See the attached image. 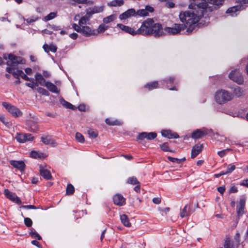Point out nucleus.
Returning <instances> with one entry per match:
<instances>
[{
  "label": "nucleus",
  "instance_id": "64",
  "mask_svg": "<svg viewBox=\"0 0 248 248\" xmlns=\"http://www.w3.org/2000/svg\"><path fill=\"white\" fill-rule=\"evenodd\" d=\"M25 84L27 86L33 89L35 87V84L33 82H27Z\"/></svg>",
  "mask_w": 248,
  "mask_h": 248
},
{
  "label": "nucleus",
  "instance_id": "30",
  "mask_svg": "<svg viewBox=\"0 0 248 248\" xmlns=\"http://www.w3.org/2000/svg\"><path fill=\"white\" fill-rule=\"evenodd\" d=\"M124 3L123 0H113L108 3V5L110 7L121 6Z\"/></svg>",
  "mask_w": 248,
  "mask_h": 248
},
{
  "label": "nucleus",
  "instance_id": "8",
  "mask_svg": "<svg viewBox=\"0 0 248 248\" xmlns=\"http://www.w3.org/2000/svg\"><path fill=\"white\" fill-rule=\"evenodd\" d=\"M16 140L20 143H24L27 141H31L33 140L34 137L29 133H16L15 137Z\"/></svg>",
  "mask_w": 248,
  "mask_h": 248
},
{
  "label": "nucleus",
  "instance_id": "20",
  "mask_svg": "<svg viewBox=\"0 0 248 248\" xmlns=\"http://www.w3.org/2000/svg\"><path fill=\"white\" fill-rule=\"evenodd\" d=\"M161 135L162 136L168 139H178L179 137L176 133H172L170 130H162Z\"/></svg>",
  "mask_w": 248,
  "mask_h": 248
},
{
  "label": "nucleus",
  "instance_id": "56",
  "mask_svg": "<svg viewBox=\"0 0 248 248\" xmlns=\"http://www.w3.org/2000/svg\"><path fill=\"white\" fill-rule=\"evenodd\" d=\"M49 29L53 30L55 31H59V30H62V29L60 26H56L55 25H49Z\"/></svg>",
  "mask_w": 248,
  "mask_h": 248
},
{
  "label": "nucleus",
  "instance_id": "11",
  "mask_svg": "<svg viewBox=\"0 0 248 248\" xmlns=\"http://www.w3.org/2000/svg\"><path fill=\"white\" fill-rule=\"evenodd\" d=\"M132 16H136V11L134 8L129 9L119 16L121 20L127 19Z\"/></svg>",
  "mask_w": 248,
  "mask_h": 248
},
{
  "label": "nucleus",
  "instance_id": "28",
  "mask_svg": "<svg viewBox=\"0 0 248 248\" xmlns=\"http://www.w3.org/2000/svg\"><path fill=\"white\" fill-rule=\"evenodd\" d=\"M120 219L123 224L127 227H130L131 225V223L128 218V217L125 215L123 214L120 215Z\"/></svg>",
  "mask_w": 248,
  "mask_h": 248
},
{
  "label": "nucleus",
  "instance_id": "63",
  "mask_svg": "<svg viewBox=\"0 0 248 248\" xmlns=\"http://www.w3.org/2000/svg\"><path fill=\"white\" fill-rule=\"evenodd\" d=\"M225 190L224 186H220L217 188V191L221 194H223Z\"/></svg>",
  "mask_w": 248,
  "mask_h": 248
},
{
  "label": "nucleus",
  "instance_id": "27",
  "mask_svg": "<svg viewBox=\"0 0 248 248\" xmlns=\"http://www.w3.org/2000/svg\"><path fill=\"white\" fill-rule=\"evenodd\" d=\"M224 247L225 248H237L238 246L236 244L235 242L234 243L229 238H227L224 242Z\"/></svg>",
  "mask_w": 248,
  "mask_h": 248
},
{
  "label": "nucleus",
  "instance_id": "7",
  "mask_svg": "<svg viewBox=\"0 0 248 248\" xmlns=\"http://www.w3.org/2000/svg\"><path fill=\"white\" fill-rule=\"evenodd\" d=\"M2 105L13 116L18 117L21 115V111L15 106L6 102H3Z\"/></svg>",
  "mask_w": 248,
  "mask_h": 248
},
{
  "label": "nucleus",
  "instance_id": "34",
  "mask_svg": "<svg viewBox=\"0 0 248 248\" xmlns=\"http://www.w3.org/2000/svg\"><path fill=\"white\" fill-rule=\"evenodd\" d=\"M158 85L157 81H153L147 83L144 87L145 88H148L149 90H152L158 88Z\"/></svg>",
  "mask_w": 248,
  "mask_h": 248
},
{
  "label": "nucleus",
  "instance_id": "47",
  "mask_svg": "<svg viewBox=\"0 0 248 248\" xmlns=\"http://www.w3.org/2000/svg\"><path fill=\"white\" fill-rule=\"evenodd\" d=\"M37 92L43 95H46V96H48L49 95V92L46 89L41 88V87H38L37 89Z\"/></svg>",
  "mask_w": 248,
  "mask_h": 248
},
{
  "label": "nucleus",
  "instance_id": "61",
  "mask_svg": "<svg viewBox=\"0 0 248 248\" xmlns=\"http://www.w3.org/2000/svg\"><path fill=\"white\" fill-rule=\"evenodd\" d=\"M153 202L156 204H159L161 202V199L159 198H154L153 199Z\"/></svg>",
  "mask_w": 248,
  "mask_h": 248
},
{
  "label": "nucleus",
  "instance_id": "14",
  "mask_svg": "<svg viewBox=\"0 0 248 248\" xmlns=\"http://www.w3.org/2000/svg\"><path fill=\"white\" fill-rule=\"evenodd\" d=\"M246 203L245 199L242 198L240 199L239 204L237 205V214L239 217L242 216L244 214V208Z\"/></svg>",
  "mask_w": 248,
  "mask_h": 248
},
{
  "label": "nucleus",
  "instance_id": "15",
  "mask_svg": "<svg viewBox=\"0 0 248 248\" xmlns=\"http://www.w3.org/2000/svg\"><path fill=\"white\" fill-rule=\"evenodd\" d=\"M41 141L46 145H50L53 147L56 145V143L50 135H43L41 137Z\"/></svg>",
  "mask_w": 248,
  "mask_h": 248
},
{
  "label": "nucleus",
  "instance_id": "33",
  "mask_svg": "<svg viewBox=\"0 0 248 248\" xmlns=\"http://www.w3.org/2000/svg\"><path fill=\"white\" fill-rule=\"evenodd\" d=\"M239 8H240L238 6L230 7L227 9L226 13L231 14L232 16H237V14L236 13L239 10Z\"/></svg>",
  "mask_w": 248,
  "mask_h": 248
},
{
  "label": "nucleus",
  "instance_id": "17",
  "mask_svg": "<svg viewBox=\"0 0 248 248\" xmlns=\"http://www.w3.org/2000/svg\"><path fill=\"white\" fill-rule=\"evenodd\" d=\"M6 71L8 73L12 74L14 77L16 79H18L19 77H21L22 73H23L22 70L19 69L15 70V68L12 67H7Z\"/></svg>",
  "mask_w": 248,
  "mask_h": 248
},
{
  "label": "nucleus",
  "instance_id": "39",
  "mask_svg": "<svg viewBox=\"0 0 248 248\" xmlns=\"http://www.w3.org/2000/svg\"><path fill=\"white\" fill-rule=\"evenodd\" d=\"M29 234L32 238H37L39 240L42 239L41 236L33 229H32Z\"/></svg>",
  "mask_w": 248,
  "mask_h": 248
},
{
  "label": "nucleus",
  "instance_id": "37",
  "mask_svg": "<svg viewBox=\"0 0 248 248\" xmlns=\"http://www.w3.org/2000/svg\"><path fill=\"white\" fill-rule=\"evenodd\" d=\"M61 104L66 107L67 108L71 109L72 110H74L76 109V107L73 105L72 104L65 101L64 100L62 99L61 101Z\"/></svg>",
  "mask_w": 248,
  "mask_h": 248
},
{
  "label": "nucleus",
  "instance_id": "1",
  "mask_svg": "<svg viewBox=\"0 0 248 248\" xmlns=\"http://www.w3.org/2000/svg\"><path fill=\"white\" fill-rule=\"evenodd\" d=\"M188 8L192 10L182 12L179 14L183 24H175L173 27L175 31H192L200 25L206 26L209 23V15L211 12L222 5L223 0H189Z\"/></svg>",
  "mask_w": 248,
  "mask_h": 248
},
{
  "label": "nucleus",
  "instance_id": "60",
  "mask_svg": "<svg viewBox=\"0 0 248 248\" xmlns=\"http://www.w3.org/2000/svg\"><path fill=\"white\" fill-rule=\"evenodd\" d=\"M73 28L76 31H81V27L79 25L74 24L73 25Z\"/></svg>",
  "mask_w": 248,
  "mask_h": 248
},
{
  "label": "nucleus",
  "instance_id": "36",
  "mask_svg": "<svg viewBox=\"0 0 248 248\" xmlns=\"http://www.w3.org/2000/svg\"><path fill=\"white\" fill-rule=\"evenodd\" d=\"M29 126V130L33 132H36L38 130V127L37 124L33 122H30L28 123Z\"/></svg>",
  "mask_w": 248,
  "mask_h": 248
},
{
  "label": "nucleus",
  "instance_id": "52",
  "mask_svg": "<svg viewBox=\"0 0 248 248\" xmlns=\"http://www.w3.org/2000/svg\"><path fill=\"white\" fill-rule=\"evenodd\" d=\"M168 159L169 161H170L172 162L176 163L178 164H179L181 163V160L179 159H178L177 158H174V157H172L169 156H168Z\"/></svg>",
  "mask_w": 248,
  "mask_h": 248
},
{
  "label": "nucleus",
  "instance_id": "48",
  "mask_svg": "<svg viewBox=\"0 0 248 248\" xmlns=\"http://www.w3.org/2000/svg\"><path fill=\"white\" fill-rule=\"evenodd\" d=\"M118 26L120 28V29L122 30V31H134V30H132V29L129 27L124 25L123 24H118Z\"/></svg>",
  "mask_w": 248,
  "mask_h": 248
},
{
  "label": "nucleus",
  "instance_id": "57",
  "mask_svg": "<svg viewBox=\"0 0 248 248\" xmlns=\"http://www.w3.org/2000/svg\"><path fill=\"white\" fill-rule=\"evenodd\" d=\"M170 208L166 207L164 209H160V213H161V215L162 216H164V215H166L167 214V213L170 211Z\"/></svg>",
  "mask_w": 248,
  "mask_h": 248
},
{
  "label": "nucleus",
  "instance_id": "10",
  "mask_svg": "<svg viewBox=\"0 0 248 248\" xmlns=\"http://www.w3.org/2000/svg\"><path fill=\"white\" fill-rule=\"evenodd\" d=\"M4 194L7 199L17 204H20L21 203V201L19 198L15 193L10 191L8 189H4Z\"/></svg>",
  "mask_w": 248,
  "mask_h": 248
},
{
  "label": "nucleus",
  "instance_id": "43",
  "mask_svg": "<svg viewBox=\"0 0 248 248\" xmlns=\"http://www.w3.org/2000/svg\"><path fill=\"white\" fill-rule=\"evenodd\" d=\"M76 139L80 143H83L85 140L84 136L81 133H80L79 132L76 133Z\"/></svg>",
  "mask_w": 248,
  "mask_h": 248
},
{
  "label": "nucleus",
  "instance_id": "6",
  "mask_svg": "<svg viewBox=\"0 0 248 248\" xmlns=\"http://www.w3.org/2000/svg\"><path fill=\"white\" fill-rule=\"evenodd\" d=\"M229 78L238 84H241L244 82L243 77L239 69L232 71L229 75Z\"/></svg>",
  "mask_w": 248,
  "mask_h": 248
},
{
  "label": "nucleus",
  "instance_id": "58",
  "mask_svg": "<svg viewBox=\"0 0 248 248\" xmlns=\"http://www.w3.org/2000/svg\"><path fill=\"white\" fill-rule=\"evenodd\" d=\"M108 26H106L105 24H101L98 28V31H105L108 30Z\"/></svg>",
  "mask_w": 248,
  "mask_h": 248
},
{
  "label": "nucleus",
  "instance_id": "24",
  "mask_svg": "<svg viewBox=\"0 0 248 248\" xmlns=\"http://www.w3.org/2000/svg\"><path fill=\"white\" fill-rule=\"evenodd\" d=\"M34 78L36 81L35 83L36 86H37V84H40L41 86H45L46 82L42 74L37 73L35 75Z\"/></svg>",
  "mask_w": 248,
  "mask_h": 248
},
{
  "label": "nucleus",
  "instance_id": "45",
  "mask_svg": "<svg viewBox=\"0 0 248 248\" xmlns=\"http://www.w3.org/2000/svg\"><path fill=\"white\" fill-rule=\"evenodd\" d=\"M235 168L236 167L235 165H233L232 164H229L227 167V170L226 171H225V173H230L233 171L235 169Z\"/></svg>",
  "mask_w": 248,
  "mask_h": 248
},
{
  "label": "nucleus",
  "instance_id": "5",
  "mask_svg": "<svg viewBox=\"0 0 248 248\" xmlns=\"http://www.w3.org/2000/svg\"><path fill=\"white\" fill-rule=\"evenodd\" d=\"M206 135H209L212 136L213 135L212 130L206 129L205 128L202 129H197L192 132L191 137L194 139H198Z\"/></svg>",
  "mask_w": 248,
  "mask_h": 248
},
{
  "label": "nucleus",
  "instance_id": "50",
  "mask_svg": "<svg viewBox=\"0 0 248 248\" xmlns=\"http://www.w3.org/2000/svg\"><path fill=\"white\" fill-rule=\"evenodd\" d=\"M24 223L25 225L28 227H30L32 225V221L31 219L29 217H25L24 218Z\"/></svg>",
  "mask_w": 248,
  "mask_h": 248
},
{
  "label": "nucleus",
  "instance_id": "23",
  "mask_svg": "<svg viewBox=\"0 0 248 248\" xmlns=\"http://www.w3.org/2000/svg\"><path fill=\"white\" fill-rule=\"evenodd\" d=\"M114 203L119 206H122L125 202L124 198L120 194H116L113 197Z\"/></svg>",
  "mask_w": 248,
  "mask_h": 248
},
{
  "label": "nucleus",
  "instance_id": "42",
  "mask_svg": "<svg viewBox=\"0 0 248 248\" xmlns=\"http://www.w3.org/2000/svg\"><path fill=\"white\" fill-rule=\"evenodd\" d=\"M105 122L107 124L110 125H119L121 124V122L117 120L111 121L108 118L106 119Z\"/></svg>",
  "mask_w": 248,
  "mask_h": 248
},
{
  "label": "nucleus",
  "instance_id": "26",
  "mask_svg": "<svg viewBox=\"0 0 248 248\" xmlns=\"http://www.w3.org/2000/svg\"><path fill=\"white\" fill-rule=\"evenodd\" d=\"M45 86L52 93H59V90L58 89L56 86L50 82H46Z\"/></svg>",
  "mask_w": 248,
  "mask_h": 248
},
{
  "label": "nucleus",
  "instance_id": "4",
  "mask_svg": "<svg viewBox=\"0 0 248 248\" xmlns=\"http://www.w3.org/2000/svg\"><path fill=\"white\" fill-rule=\"evenodd\" d=\"M132 36L137 34H140L146 37L153 36L155 38H158L166 35L167 33L170 35H175L180 32H128Z\"/></svg>",
  "mask_w": 248,
  "mask_h": 248
},
{
  "label": "nucleus",
  "instance_id": "18",
  "mask_svg": "<svg viewBox=\"0 0 248 248\" xmlns=\"http://www.w3.org/2000/svg\"><path fill=\"white\" fill-rule=\"evenodd\" d=\"M10 164L14 168L17 169L21 171L24 170L25 164L23 161L11 160Z\"/></svg>",
  "mask_w": 248,
  "mask_h": 248
},
{
  "label": "nucleus",
  "instance_id": "31",
  "mask_svg": "<svg viewBox=\"0 0 248 248\" xmlns=\"http://www.w3.org/2000/svg\"><path fill=\"white\" fill-rule=\"evenodd\" d=\"M30 155L33 158H42L45 157L44 154L41 152L32 151L30 153Z\"/></svg>",
  "mask_w": 248,
  "mask_h": 248
},
{
  "label": "nucleus",
  "instance_id": "2",
  "mask_svg": "<svg viewBox=\"0 0 248 248\" xmlns=\"http://www.w3.org/2000/svg\"><path fill=\"white\" fill-rule=\"evenodd\" d=\"M162 29L161 24L155 23L153 18H149L142 22L137 31H160Z\"/></svg>",
  "mask_w": 248,
  "mask_h": 248
},
{
  "label": "nucleus",
  "instance_id": "3",
  "mask_svg": "<svg viewBox=\"0 0 248 248\" xmlns=\"http://www.w3.org/2000/svg\"><path fill=\"white\" fill-rule=\"evenodd\" d=\"M216 102L219 104H223L232 99V95L224 90H218L215 96Z\"/></svg>",
  "mask_w": 248,
  "mask_h": 248
},
{
  "label": "nucleus",
  "instance_id": "16",
  "mask_svg": "<svg viewBox=\"0 0 248 248\" xmlns=\"http://www.w3.org/2000/svg\"><path fill=\"white\" fill-rule=\"evenodd\" d=\"M88 20V18L85 16H83L80 19L78 24L81 27V31H92L90 27L86 26Z\"/></svg>",
  "mask_w": 248,
  "mask_h": 248
},
{
  "label": "nucleus",
  "instance_id": "13",
  "mask_svg": "<svg viewBox=\"0 0 248 248\" xmlns=\"http://www.w3.org/2000/svg\"><path fill=\"white\" fill-rule=\"evenodd\" d=\"M154 11V9L153 7L147 5L145 6V9H140L137 12L136 11V16H147L149 15V13H153Z\"/></svg>",
  "mask_w": 248,
  "mask_h": 248
},
{
  "label": "nucleus",
  "instance_id": "32",
  "mask_svg": "<svg viewBox=\"0 0 248 248\" xmlns=\"http://www.w3.org/2000/svg\"><path fill=\"white\" fill-rule=\"evenodd\" d=\"M233 92L234 94L238 97L242 96L244 93V91L241 87L239 86L235 87L233 88Z\"/></svg>",
  "mask_w": 248,
  "mask_h": 248
},
{
  "label": "nucleus",
  "instance_id": "21",
  "mask_svg": "<svg viewBox=\"0 0 248 248\" xmlns=\"http://www.w3.org/2000/svg\"><path fill=\"white\" fill-rule=\"evenodd\" d=\"M39 169L40 174L44 178L49 180L51 178V175L49 170L42 165L39 166Z\"/></svg>",
  "mask_w": 248,
  "mask_h": 248
},
{
  "label": "nucleus",
  "instance_id": "44",
  "mask_svg": "<svg viewBox=\"0 0 248 248\" xmlns=\"http://www.w3.org/2000/svg\"><path fill=\"white\" fill-rule=\"evenodd\" d=\"M75 190L74 187L71 184H68L66 187V194L68 195L72 194Z\"/></svg>",
  "mask_w": 248,
  "mask_h": 248
},
{
  "label": "nucleus",
  "instance_id": "9",
  "mask_svg": "<svg viewBox=\"0 0 248 248\" xmlns=\"http://www.w3.org/2000/svg\"><path fill=\"white\" fill-rule=\"evenodd\" d=\"M8 59L9 61L6 62V64L9 66L8 67H14L15 64H17L23 63V59L21 57H17L11 54L8 55Z\"/></svg>",
  "mask_w": 248,
  "mask_h": 248
},
{
  "label": "nucleus",
  "instance_id": "55",
  "mask_svg": "<svg viewBox=\"0 0 248 248\" xmlns=\"http://www.w3.org/2000/svg\"><path fill=\"white\" fill-rule=\"evenodd\" d=\"M229 150H230V149H226V150H222L220 151H218L217 152V154L220 157H222L226 155L227 152Z\"/></svg>",
  "mask_w": 248,
  "mask_h": 248
},
{
  "label": "nucleus",
  "instance_id": "38",
  "mask_svg": "<svg viewBox=\"0 0 248 248\" xmlns=\"http://www.w3.org/2000/svg\"><path fill=\"white\" fill-rule=\"evenodd\" d=\"M57 16V12H51L49 14H48L47 16H45L44 20L46 21H47L49 20H50L51 19H54L55 17H56Z\"/></svg>",
  "mask_w": 248,
  "mask_h": 248
},
{
  "label": "nucleus",
  "instance_id": "35",
  "mask_svg": "<svg viewBox=\"0 0 248 248\" xmlns=\"http://www.w3.org/2000/svg\"><path fill=\"white\" fill-rule=\"evenodd\" d=\"M117 18V16L115 14H112L107 17L104 18L103 22L105 24H108L111 22L113 21Z\"/></svg>",
  "mask_w": 248,
  "mask_h": 248
},
{
  "label": "nucleus",
  "instance_id": "53",
  "mask_svg": "<svg viewBox=\"0 0 248 248\" xmlns=\"http://www.w3.org/2000/svg\"><path fill=\"white\" fill-rule=\"evenodd\" d=\"M20 208L23 209H36L37 208L36 206L33 205H21Z\"/></svg>",
  "mask_w": 248,
  "mask_h": 248
},
{
  "label": "nucleus",
  "instance_id": "49",
  "mask_svg": "<svg viewBox=\"0 0 248 248\" xmlns=\"http://www.w3.org/2000/svg\"><path fill=\"white\" fill-rule=\"evenodd\" d=\"M161 150L164 152H171L170 150L167 143H164L160 145Z\"/></svg>",
  "mask_w": 248,
  "mask_h": 248
},
{
  "label": "nucleus",
  "instance_id": "54",
  "mask_svg": "<svg viewBox=\"0 0 248 248\" xmlns=\"http://www.w3.org/2000/svg\"><path fill=\"white\" fill-rule=\"evenodd\" d=\"M240 234L239 232H237L234 236V240L236 244L239 246L240 244Z\"/></svg>",
  "mask_w": 248,
  "mask_h": 248
},
{
  "label": "nucleus",
  "instance_id": "22",
  "mask_svg": "<svg viewBox=\"0 0 248 248\" xmlns=\"http://www.w3.org/2000/svg\"><path fill=\"white\" fill-rule=\"evenodd\" d=\"M104 10V7L101 6H94L92 8H89L87 9L86 13L88 15H92L94 14L99 13Z\"/></svg>",
  "mask_w": 248,
  "mask_h": 248
},
{
  "label": "nucleus",
  "instance_id": "62",
  "mask_svg": "<svg viewBox=\"0 0 248 248\" xmlns=\"http://www.w3.org/2000/svg\"><path fill=\"white\" fill-rule=\"evenodd\" d=\"M240 185L248 187V179L243 180Z\"/></svg>",
  "mask_w": 248,
  "mask_h": 248
},
{
  "label": "nucleus",
  "instance_id": "12",
  "mask_svg": "<svg viewBox=\"0 0 248 248\" xmlns=\"http://www.w3.org/2000/svg\"><path fill=\"white\" fill-rule=\"evenodd\" d=\"M157 136L155 132H141L139 133L137 139L140 140H143L146 139L148 140H152L155 139Z\"/></svg>",
  "mask_w": 248,
  "mask_h": 248
},
{
  "label": "nucleus",
  "instance_id": "25",
  "mask_svg": "<svg viewBox=\"0 0 248 248\" xmlns=\"http://www.w3.org/2000/svg\"><path fill=\"white\" fill-rule=\"evenodd\" d=\"M43 48L44 51L46 53H48L49 51L55 53L57 50V46L53 44H51L50 45L45 44L43 46Z\"/></svg>",
  "mask_w": 248,
  "mask_h": 248
},
{
  "label": "nucleus",
  "instance_id": "59",
  "mask_svg": "<svg viewBox=\"0 0 248 248\" xmlns=\"http://www.w3.org/2000/svg\"><path fill=\"white\" fill-rule=\"evenodd\" d=\"M31 243L36 247H37L39 248H42L41 246L40 245V243L36 240H32L31 242Z\"/></svg>",
  "mask_w": 248,
  "mask_h": 248
},
{
  "label": "nucleus",
  "instance_id": "29",
  "mask_svg": "<svg viewBox=\"0 0 248 248\" xmlns=\"http://www.w3.org/2000/svg\"><path fill=\"white\" fill-rule=\"evenodd\" d=\"M189 207L188 204H186L180 213V217L182 218H183L186 217L188 216L189 215Z\"/></svg>",
  "mask_w": 248,
  "mask_h": 248
},
{
  "label": "nucleus",
  "instance_id": "19",
  "mask_svg": "<svg viewBox=\"0 0 248 248\" xmlns=\"http://www.w3.org/2000/svg\"><path fill=\"white\" fill-rule=\"evenodd\" d=\"M203 145L202 144H196L192 149L191 157L192 158L196 157L202 151Z\"/></svg>",
  "mask_w": 248,
  "mask_h": 248
},
{
  "label": "nucleus",
  "instance_id": "41",
  "mask_svg": "<svg viewBox=\"0 0 248 248\" xmlns=\"http://www.w3.org/2000/svg\"><path fill=\"white\" fill-rule=\"evenodd\" d=\"M127 183L128 184H131V185H137V184H140V182L137 180V178L135 176H132L131 177H129L127 181Z\"/></svg>",
  "mask_w": 248,
  "mask_h": 248
},
{
  "label": "nucleus",
  "instance_id": "46",
  "mask_svg": "<svg viewBox=\"0 0 248 248\" xmlns=\"http://www.w3.org/2000/svg\"><path fill=\"white\" fill-rule=\"evenodd\" d=\"M88 134L90 138H95L98 136V133L96 131L93 129H89L88 130Z\"/></svg>",
  "mask_w": 248,
  "mask_h": 248
},
{
  "label": "nucleus",
  "instance_id": "40",
  "mask_svg": "<svg viewBox=\"0 0 248 248\" xmlns=\"http://www.w3.org/2000/svg\"><path fill=\"white\" fill-rule=\"evenodd\" d=\"M80 34V36H83L86 37H91L92 36L97 35V33L99 32H78Z\"/></svg>",
  "mask_w": 248,
  "mask_h": 248
},
{
  "label": "nucleus",
  "instance_id": "51",
  "mask_svg": "<svg viewBox=\"0 0 248 248\" xmlns=\"http://www.w3.org/2000/svg\"><path fill=\"white\" fill-rule=\"evenodd\" d=\"M38 19V17L35 16H32L26 19L28 24H31Z\"/></svg>",
  "mask_w": 248,
  "mask_h": 248
}]
</instances>
